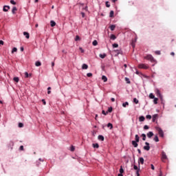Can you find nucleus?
<instances>
[{"label":"nucleus","instance_id":"f257e3e1","mask_svg":"<svg viewBox=\"0 0 176 176\" xmlns=\"http://www.w3.org/2000/svg\"><path fill=\"white\" fill-rule=\"evenodd\" d=\"M155 129L158 132L160 137H161L162 138H164V132L163 131V129H162V128H160L159 126H156Z\"/></svg>","mask_w":176,"mask_h":176},{"label":"nucleus","instance_id":"f03ea898","mask_svg":"<svg viewBox=\"0 0 176 176\" xmlns=\"http://www.w3.org/2000/svg\"><path fill=\"white\" fill-rule=\"evenodd\" d=\"M144 60H148V61H151V63H155L156 60H155V58L151 54H148L147 56H144Z\"/></svg>","mask_w":176,"mask_h":176},{"label":"nucleus","instance_id":"7ed1b4c3","mask_svg":"<svg viewBox=\"0 0 176 176\" xmlns=\"http://www.w3.org/2000/svg\"><path fill=\"white\" fill-rule=\"evenodd\" d=\"M138 68L140 69H148L149 68V66L146 64L141 63L138 65Z\"/></svg>","mask_w":176,"mask_h":176},{"label":"nucleus","instance_id":"20e7f679","mask_svg":"<svg viewBox=\"0 0 176 176\" xmlns=\"http://www.w3.org/2000/svg\"><path fill=\"white\" fill-rule=\"evenodd\" d=\"M145 145L146 146L143 147V149H144V151H149L151 149V146H149V143L148 142H146Z\"/></svg>","mask_w":176,"mask_h":176},{"label":"nucleus","instance_id":"39448f33","mask_svg":"<svg viewBox=\"0 0 176 176\" xmlns=\"http://www.w3.org/2000/svg\"><path fill=\"white\" fill-rule=\"evenodd\" d=\"M162 162H164V160H167V155H166V152L164 151L162 152Z\"/></svg>","mask_w":176,"mask_h":176},{"label":"nucleus","instance_id":"423d86ee","mask_svg":"<svg viewBox=\"0 0 176 176\" xmlns=\"http://www.w3.org/2000/svg\"><path fill=\"white\" fill-rule=\"evenodd\" d=\"M155 93L157 97H162V94L160 93V90H159V89L156 88L155 89Z\"/></svg>","mask_w":176,"mask_h":176},{"label":"nucleus","instance_id":"0eeeda50","mask_svg":"<svg viewBox=\"0 0 176 176\" xmlns=\"http://www.w3.org/2000/svg\"><path fill=\"white\" fill-rule=\"evenodd\" d=\"M140 164H144V157H140L138 160V167H140Z\"/></svg>","mask_w":176,"mask_h":176},{"label":"nucleus","instance_id":"6e6552de","mask_svg":"<svg viewBox=\"0 0 176 176\" xmlns=\"http://www.w3.org/2000/svg\"><path fill=\"white\" fill-rule=\"evenodd\" d=\"M114 52L116 53L117 56H119V54H123V51H122V49L115 50Z\"/></svg>","mask_w":176,"mask_h":176},{"label":"nucleus","instance_id":"1a4fd4ad","mask_svg":"<svg viewBox=\"0 0 176 176\" xmlns=\"http://www.w3.org/2000/svg\"><path fill=\"white\" fill-rule=\"evenodd\" d=\"M9 9H10V6H4L3 8L4 12H8Z\"/></svg>","mask_w":176,"mask_h":176},{"label":"nucleus","instance_id":"9d476101","mask_svg":"<svg viewBox=\"0 0 176 176\" xmlns=\"http://www.w3.org/2000/svg\"><path fill=\"white\" fill-rule=\"evenodd\" d=\"M158 116H159L158 114H154V115L153 116L152 122H156V119H157V117H158Z\"/></svg>","mask_w":176,"mask_h":176},{"label":"nucleus","instance_id":"9b49d317","mask_svg":"<svg viewBox=\"0 0 176 176\" xmlns=\"http://www.w3.org/2000/svg\"><path fill=\"white\" fill-rule=\"evenodd\" d=\"M147 137L148 138H152V137H153V132L149 131L147 133Z\"/></svg>","mask_w":176,"mask_h":176},{"label":"nucleus","instance_id":"f8f14e48","mask_svg":"<svg viewBox=\"0 0 176 176\" xmlns=\"http://www.w3.org/2000/svg\"><path fill=\"white\" fill-rule=\"evenodd\" d=\"M138 142H135V140L132 141V145L134 148H137L138 146Z\"/></svg>","mask_w":176,"mask_h":176},{"label":"nucleus","instance_id":"ddd939ff","mask_svg":"<svg viewBox=\"0 0 176 176\" xmlns=\"http://www.w3.org/2000/svg\"><path fill=\"white\" fill-rule=\"evenodd\" d=\"M24 36H25L26 39H30V33L27 32H23Z\"/></svg>","mask_w":176,"mask_h":176},{"label":"nucleus","instance_id":"4468645a","mask_svg":"<svg viewBox=\"0 0 176 176\" xmlns=\"http://www.w3.org/2000/svg\"><path fill=\"white\" fill-rule=\"evenodd\" d=\"M16 12H17V8L16 6H14L12 10V14H16Z\"/></svg>","mask_w":176,"mask_h":176},{"label":"nucleus","instance_id":"2eb2a0df","mask_svg":"<svg viewBox=\"0 0 176 176\" xmlns=\"http://www.w3.org/2000/svg\"><path fill=\"white\" fill-rule=\"evenodd\" d=\"M92 146H93V148H95L96 149H98V148H100V145L98 144V143H95V144L94 143Z\"/></svg>","mask_w":176,"mask_h":176},{"label":"nucleus","instance_id":"dca6fc26","mask_svg":"<svg viewBox=\"0 0 176 176\" xmlns=\"http://www.w3.org/2000/svg\"><path fill=\"white\" fill-rule=\"evenodd\" d=\"M98 139L99 140V141H104V136L102 135H99L98 136Z\"/></svg>","mask_w":176,"mask_h":176},{"label":"nucleus","instance_id":"f3484780","mask_svg":"<svg viewBox=\"0 0 176 176\" xmlns=\"http://www.w3.org/2000/svg\"><path fill=\"white\" fill-rule=\"evenodd\" d=\"M109 28H110L111 31H115V28H116V25H111L109 26Z\"/></svg>","mask_w":176,"mask_h":176},{"label":"nucleus","instance_id":"a211bd4d","mask_svg":"<svg viewBox=\"0 0 176 176\" xmlns=\"http://www.w3.org/2000/svg\"><path fill=\"white\" fill-rule=\"evenodd\" d=\"M99 57H100V58H105L107 57V54H99Z\"/></svg>","mask_w":176,"mask_h":176},{"label":"nucleus","instance_id":"6ab92c4d","mask_svg":"<svg viewBox=\"0 0 176 176\" xmlns=\"http://www.w3.org/2000/svg\"><path fill=\"white\" fill-rule=\"evenodd\" d=\"M144 120H145V117H144V116L139 117V122H144Z\"/></svg>","mask_w":176,"mask_h":176},{"label":"nucleus","instance_id":"aec40b11","mask_svg":"<svg viewBox=\"0 0 176 176\" xmlns=\"http://www.w3.org/2000/svg\"><path fill=\"white\" fill-rule=\"evenodd\" d=\"M135 141L136 142H140V136L138 135H135Z\"/></svg>","mask_w":176,"mask_h":176},{"label":"nucleus","instance_id":"412c9836","mask_svg":"<svg viewBox=\"0 0 176 176\" xmlns=\"http://www.w3.org/2000/svg\"><path fill=\"white\" fill-rule=\"evenodd\" d=\"M107 127L110 128V130H112V129H113V125L111 122H109L107 124Z\"/></svg>","mask_w":176,"mask_h":176},{"label":"nucleus","instance_id":"4be33fe9","mask_svg":"<svg viewBox=\"0 0 176 176\" xmlns=\"http://www.w3.org/2000/svg\"><path fill=\"white\" fill-rule=\"evenodd\" d=\"M88 68H89V66L85 63L82 66V69H87Z\"/></svg>","mask_w":176,"mask_h":176},{"label":"nucleus","instance_id":"5701e85b","mask_svg":"<svg viewBox=\"0 0 176 176\" xmlns=\"http://www.w3.org/2000/svg\"><path fill=\"white\" fill-rule=\"evenodd\" d=\"M50 25H51V27H56V21H50Z\"/></svg>","mask_w":176,"mask_h":176},{"label":"nucleus","instance_id":"b1692460","mask_svg":"<svg viewBox=\"0 0 176 176\" xmlns=\"http://www.w3.org/2000/svg\"><path fill=\"white\" fill-rule=\"evenodd\" d=\"M102 80H103V82H107L108 81V78H107V76H102Z\"/></svg>","mask_w":176,"mask_h":176},{"label":"nucleus","instance_id":"393cba45","mask_svg":"<svg viewBox=\"0 0 176 176\" xmlns=\"http://www.w3.org/2000/svg\"><path fill=\"white\" fill-rule=\"evenodd\" d=\"M35 65L36 67H41V65H42V63H41V61H36L35 63Z\"/></svg>","mask_w":176,"mask_h":176},{"label":"nucleus","instance_id":"a878e982","mask_svg":"<svg viewBox=\"0 0 176 176\" xmlns=\"http://www.w3.org/2000/svg\"><path fill=\"white\" fill-rule=\"evenodd\" d=\"M131 45L132 47L134 49V47H135V41L132 40Z\"/></svg>","mask_w":176,"mask_h":176},{"label":"nucleus","instance_id":"bb28decb","mask_svg":"<svg viewBox=\"0 0 176 176\" xmlns=\"http://www.w3.org/2000/svg\"><path fill=\"white\" fill-rule=\"evenodd\" d=\"M110 39H111L112 41H115V39H116V36H115V34H111L110 36Z\"/></svg>","mask_w":176,"mask_h":176},{"label":"nucleus","instance_id":"cd10ccee","mask_svg":"<svg viewBox=\"0 0 176 176\" xmlns=\"http://www.w3.org/2000/svg\"><path fill=\"white\" fill-rule=\"evenodd\" d=\"M154 141L155 142H159V137L157 136V135H156L155 137H154Z\"/></svg>","mask_w":176,"mask_h":176},{"label":"nucleus","instance_id":"c85d7f7f","mask_svg":"<svg viewBox=\"0 0 176 176\" xmlns=\"http://www.w3.org/2000/svg\"><path fill=\"white\" fill-rule=\"evenodd\" d=\"M92 45H93V46H97V45H98V42L97 41V40H94L92 42Z\"/></svg>","mask_w":176,"mask_h":176},{"label":"nucleus","instance_id":"c756f323","mask_svg":"<svg viewBox=\"0 0 176 176\" xmlns=\"http://www.w3.org/2000/svg\"><path fill=\"white\" fill-rule=\"evenodd\" d=\"M13 80H14V82H16V83H19V81L20 80V79L19 78V77H14V78H13Z\"/></svg>","mask_w":176,"mask_h":176},{"label":"nucleus","instance_id":"7c9ffc66","mask_svg":"<svg viewBox=\"0 0 176 176\" xmlns=\"http://www.w3.org/2000/svg\"><path fill=\"white\" fill-rule=\"evenodd\" d=\"M128 105H129V102H125L122 103V107L124 108H126V107H128Z\"/></svg>","mask_w":176,"mask_h":176},{"label":"nucleus","instance_id":"2f4dec72","mask_svg":"<svg viewBox=\"0 0 176 176\" xmlns=\"http://www.w3.org/2000/svg\"><path fill=\"white\" fill-rule=\"evenodd\" d=\"M123 173H124V170H123V166H120V174H123Z\"/></svg>","mask_w":176,"mask_h":176},{"label":"nucleus","instance_id":"473e14b6","mask_svg":"<svg viewBox=\"0 0 176 176\" xmlns=\"http://www.w3.org/2000/svg\"><path fill=\"white\" fill-rule=\"evenodd\" d=\"M142 137L143 141H145V140H146V135H145V133H142Z\"/></svg>","mask_w":176,"mask_h":176},{"label":"nucleus","instance_id":"72a5a7b5","mask_svg":"<svg viewBox=\"0 0 176 176\" xmlns=\"http://www.w3.org/2000/svg\"><path fill=\"white\" fill-rule=\"evenodd\" d=\"M160 99V101L162 102V104H164V100H163V95H161V96H158Z\"/></svg>","mask_w":176,"mask_h":176},{"label":"nucleus","instance_id":"f704fd0d","mask_svg":"<svg viewBox=\"0 0 176 176\" xmlns=\"http://www.w3.org/2000/svg\"><path fill=\"white\" fill-rule=\"evenodd\" d=\"M157 101H159V98H153V102H154V104H157Z\"/></svg>","mask_w":176,"mask_h":176},{"label":"nucleus","instance_id":"c9c22d12","mask_svg":"<svg viewBox=\"0 0 176 176\" xmlns=\"http://www.w3.org/2000/svg\"><path fill=\"white\" fill-rule=\"evenodd\" d=\"M30 76H32V75L29 74L28 72H25V78H30Z\"/></svg>","mask_w":176,"mask_h":176},{"label":"nucleus","instance_id":"e433bc0d","mask_svg":"<svg viewBox=\"0 0 176 176\" xmlns=\"http://www.w3.org/2000/svg\"><path fill=\"white\" fill-rule=\"evenodd\" d=\"M149 98H151V100H153L155 98V95L153 94H149Z\"/></svg>","mask_w":176,"mask_h":176},{"label":"nucleus","instance_id":"4c0bfd02","mask_svg":"<svg viewBox=\"0 0 176 176\" xmlns=\"http://www.w3.org/2000/svg\"><path fill=\"white\" fill-rule=\"evenodd\" d=\"M113 14H114L113 10H111L109 13V17H113Z\"/></svg>","mask_w":176,"mask_h":176},{"label":"nucleus","instance_id":"58836bf2","mask_svg":"<svg viewBox=\"0 0 176 176\" xmlns=\"http://www.w3.org/2000/svg\"><path fill=\"white\" fill-rule=\"evenodd\" d=\"M125 81L126 82V83L130 84L131 83V82L130 81V79L127 77L125 78Z\"/></svg>","mask_w":176,"mask_h":176},{"label":"nucleus","instance_id":"ea45409f","mask_svg":"<svg viewBox=\"0 0 176 176\" xmlns=\"http://www.w3.org/2000/svg\"><path fill=\"white\" fill-rule=\"evenodd\" d=\"M133 169L136 170V171H138V170H140V167L137 166V165H133Z\"/></svg>","mask_w":176,"mask_h":176},{"label":"nucleus","instance_id":"a19ab883","mask_svg":"<svg viewBox=\"0 0 176 176\" xmlns=\"http://www.w3.org/2000/svg\"><path fill=\"white\" fill-rule=\"evenodd\" d=\"M50 90H52V87H47V94H50L52 93V91H50Z\"/></svg>","mask_w":176,"mask_h":176},{"label":"nucleus","instance_id":"79ce46f5","mask_svg":"<svg viewBox=\"0 0 176 176\" xmlns=\"http://www.w3.org/2000/svg\"><path fill=\"white\" fill-rule=\"evenodd\" d=\"M112 110H113L112 107H109L107 109V113L112 112Z\"/></svg>","mask_w":176,"mask_h":176},{"label":"nucleus","instance_id":"37998d69","mask_svg":"<svg viewBox=\"0 0 176 176\" xmlns=\"http://www.w3.org/2000/svg\"><path fill=\"white\" fill-rule=\"evenodd\" d=\"M18 126L21 129V127H24V124H23L22 122H19Z\"/></svg>","mask_w":176,"mask_h":176},{"label":"nucleus","instance_id":"c03bdc74","mask_svg":"<svg viewBox=\"0 0 176 176\" xmlns=\"http://www.w3.org/2000/svg\"><path fill=\"white\" fill-rule=\"evenodd\" d=\"M133 102H134L135 104H138L139 101L138 100L137 98H133Z\"/></svg>","mask_w":176,"mask_h":176},{"label":"nucleus","instance_id":"a18cd8bd","mask_svg":"<svg viewBox=\"0 0 176 176\" xmlns=\"http://www.w3.org/2000/svg\"><path fill=\"white\" fill-rule=\"evenodd\" d=\"M75 41H80V37L78 35L76 36Z\"/></svg>","mask_w":176,"mask_h":176},{"label":"nucleus","instance_id":"49530a36","mask_svg":"<svg viewBox=\"0 0 176 176\" xmlns=\"http://www.w3.org/2000/svg\"><path fill=\"white\" fill-rule=\"evenodd\" d=\"M16 52H17V48L16 47L12 48V53H15Z\"/></svg>","mask_w":176,"mask_h":176},{"label":"nucleus","instance_id":"de8ad7c7","mask_svg":"<svg viewBox=\"0 0 176 176\" xmlns=\"http://www.w3.org/2000/svg\"><path fill=\"white\" fill-rule=\"evenodd\" d=\"M111 4H109V1H106V7L107 8H110Z\"/></svg>","mask_w":176,"mask_h":176},{"label":"nucleus","instance_id":"09e8293b","mask_svg":"<svg viewBox=\"0 0 176 176\" xmlns=\"http://www.w3.org/2000/svg\"><path fill=\"white\" fill-rule=\"evenodd\" d=\"M146 118L147 119H148L149 120H151V119H152V116H151V115H147V116H146Z\"/></svg>","mask_w":176,"mask_h":176},{"label":"nucleus","instance_id":"8fccbe9b","mask_svg":"<svg viewBox=\"0 0 176 176\" xmlns=\"http://www.w3.org/2000/svg\"><path fill=\"white\" fill-rule=\"evenodd\" d=\"M155 54H157V56H160V54H162V53L160 52V51H155Z\"/></svg>","mask_w":176,"mask_h":176},{"label":"nucleus","instance_id":"3c124183","mask_svg":"<svg viewBox=\"0 0 176 176\" xmlns=\"http://www.w3.org/2000/svg\"><path fill=\"white\" fill-rule=\"evenodd\" d=\"M148 129H149V126L148 125L144 126V130H148Z\"/></svg>","mask_w":176,"mask_h":176},{"label":"nucleus","instance_id":"603ef678","mask_svg":"<svg viewBox=\"0 0 176 176\" xmlns=\"http://www.w3.org/2000/svg\"><path fill=\"white\" fill-rule=\"evenodd\" d=\"M10 2L12 5H16V1H14V0H10Z\"/></svg>","mask_w":176,"mask_h":176},{"label":"nucleus","instance_id":"864d4df0","mask_svg":"<svg viewBox=\"0 0 176 176\" xmlns=\"http://www.w3.org/2000/svg\"><path fill=\"white\" fill-rule=\"evenodd\" d=\"M140 169H138V170H136L135 172L136 176H140Z\"/></svg>","mask_w":176,"mask_h":176},{"label":"nucleus","instance_id":"5fc2aeb1","mask_svg":"<svg viewBox=\"0 0 176 176\" xmlns=\"http://www.w3.org/2000/svg\"><path fill=\"white\" fill-rule=\"evenodd\" d=\"M87 76L88 78H91V76H93V74H91V73H88V74H87Z\"/></svg>","mask_w":176,"mask_h":176},{"label":"nucleus","instance_id":"6e6d98bb","mask_svg":"<svg viewBox=\"0 0 176 176\" xmlns=\"http://www.w3.org/2000/svg\"><path fill=\"white\" fill-rule=\"evenodd\" d=\"M102 115H108V112L107 111H104V110H102Z\"/></svg>","mask_w":176,"mask_h":176},{"label":"nucleus","instance_id":"4d7b16f0","mask_svg":"<svg viewBox=\"0 0 176 176\" xmlns=\"http://www.w3.org/2000/svg\"><path fill=\"white\" fill-rule=\"evenodd\" d=\"M83 10H85V12H87L89 10V7L86 6L85 8H83Z\"/></svg>","mask_w":176,"mask_h":176},{"label":"nucleus","instance_id":"13d9d810","mask_svg":"<svg viewBox=\"0 0 176 176\" xmlns=\"http://www.w3.org/2000/svg\"><path fill=\"white\" fill-rule=\"evenodd\" d=\"M113 47H119V45L118 43L113 44Z\"/></svg>","mask_w":176,"mask_h":176},{"label":"nucleus","instance_id":"bf43d9fd","mask_svg":"<svg viewBox=\"0 0 176 176\" xmlns=\"http://www.w3.org/2000/svg\"><path fill=\"white\" fill-rule=\"evenodd\" d=\"M135 74H136V75H142V73L138 72V70H137V69H136Z\"/></svg>","mask_w":176,"mask_h":176},{"label":"nucleus","instance_id":"052dcab7","mask_svg":"<svg viewBox=\"0 0 176 176\" xmlns=\"http://www.w3.org/2000/svg\"><path fill=\"white\" fill-rule=\"evenodd\" d=\"M70 151L72 152H74V151H75V147L74 146H72L71 148H70Z\"/></svg>","mask_w":176,"mask_h":176},{"label":"nucleus","instance_id":"680f3d73","mask_svg":"<svg viewBox=\"0 0 176 176\" xmlns=\"http://www.w3.org/2000/svg\"><path fill=\"white\" fill-rule=\"evenodd\" d=\"M19 151H24V146H21L19 147Z\"/></svg>","mask_w":176,"mask_h":176},{"label":"nucleus","instance_id":"e2e57ef3","mask_svg":"<svg viewBox=\"0 0 176 176\" xmlns=\"http://www.w3.org/2000/svg\"><path fill=\"white\" fill-rule=\"evenodd\" d=\"M151 170H155V166L153 164H151Z\"/></svg>","mask_w":176,"mask_h":176},{"label":"nucleus","instance_id":"0e129e2a","mask_svg":"<svg viewBox=\"0 0 176 176\" xmlns=\"http://www.w3.org/2000/svg\"><path fill=\"white\" fill-rule=\"evenodd\" d=\"M3 41H2V40H0V46H1V45H3Z\"/></svg>","mask_w":176,"mask_h":176},{"label":"nucleus","instance_id":"69168bd1","mask_svg":"<svg viewBox=\"0 0 176 176\" xmlns=\"http://www.w3.org/2000/svg\"><path fill=\"white\" fill-rule=\"evenodd\" d=\"M111 101L112 102H115V98H111Z\"/></svg>","mask_w":176,"mask_h":176},{"label":"nucleus","instance_id":"338daca9","mask_svg":"<svg viewBox=\"0 0 176 176\" xmlns=\"http://www.w3.org/2000/svg\"><path fill=\"white\" fill-rule=\"evenodd\" d=\"M42 102H43L44 105H46V101L45 100V99H43Z\"/></svg>","mask_w":176,"mask_h":176},{"label":"nucleus","instance_id":"774afa93","mask_svg":"<svg viewBox=\"0 0 176 176\" xmlns=\"http://www.w3.org/2000/svg\"><path fill=\"white\" fill-rule=\"evenodd\" d=\"M82 17H85V12H81Z\"/></svg>","mask_w":176,"mask_h":176}]
</instances>
